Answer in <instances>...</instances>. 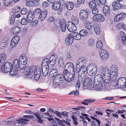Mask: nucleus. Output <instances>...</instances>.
<instances>
[{"mask_svg": "<svg viewBox=\"0 0 126 126\" xmlns=\"http://www.w3.org/2000/svg\"><path fill=\"white\" fill-rule=\"evenodd\" d=\"M103 80L102 81V82H103L105 84H107L109 83L110 80V76H103Z\"/></svg>", "mask_w": 126, "mask_h": 126, "instance_id": "obj_36", "label": "nucleus"}, {"mask_svg": "<svg viewBox=\"0 0 126 126\" xmlns=\"http://www.w3.org/2000/svg\"><path fill=\"white\" fill-rule=\"evenodd\" d=\"M99 52L101 59L102 60H106L109 56L108 51L106 50L103 49L101 51H99Z\"/></svg>", "mask_w": 126, "mask_h": 126, "instance_id": "obj_10", "label": "nucleus"}, {"mask_svg": "<svg viewBox=\"0 0 126 126\" xmlns=\"http://www.w3.org/2000/svg\"><path fill=\"white\" fill-rule=\"evenodd\" d=\"M3 3L4 5L6 6L7 7L10 5L11 3L9 4L8 3L9 2V0H4Z\"/></svg>", "mask_w": 126, "mask_h": 126, "instance_id": "obj_57", "label": "nucleus"}, {"mask_svg": "<svg viewBox=\"0 0 126 126\" xmlns=\"http://www.w3.org/2000/svg\"><path fill=\"white\" fill-rule=\"evenodd\" d=\"M123 25H124V24L123 23H119L117 24V28L118 29H120L123 28Z\"/></svg>", "mask_w": 126, "mask_h": 126, "instance_id": "obj_59", "label": "nucleus"}, {"mask_svg": "<svg viewBox=\"0 0 126 126\" xmlns=\"http://www.w3.org/2000/svg\"><path fill=\"white\" fill-rule=\"evenodd\" d=\"M8 45V44L6 42H2L0 43V47L2 49H3L6 47Z\"/></svg>", "mask_w": 126, "mask_h": 126, "instance_id": "obj_46", "label": "nucleus"}, {"mask_svg": "<svg viewBox=\"0 0 126 126\" xmlns=\"http://www.w3.org/2000/svg\"><path fill=\"white\" fill-rule=\"evenodd\" d=\"M92 13L94 15H97L98 13V10L96 7L92 9Z\"/></svg>", "mask_w": 126, "mask_h": 126, "instance_id": "obj_51", "label": "nucleus"}, {"mask_svg": "<svg viewBox=\"0 0 126 126\" xmlns=\"http://www.w3.org/2000/svg\"><path fill=\"white\" fill-rule=\"evenodd\" d=\"M99 80V79H94L93 80V87L97 91L100 90L103 86V82Z\"/></svg>", "mask_w": 126, "mask_h": 126, "instance_id": "obj_7", "label": "nucleus"}, {"mask_svg": "<svg viewBox=\"0 0 126 126\" xmlns=\"http://www.w3.org/2000/svg\"><path fill=\"white\" fill-rule=\"evenodd\" d=\"M64 60L62 57H60L58 61V64L59 66H63L64 64Z\"/></svg>", "mask_w": 126, "mask_h": 126, "instance_id": "obj_42", "label": "nucleus"}, {"mask_svg": "<svg viewBox=\"0 0 126 126\" xmlns=\"http://www.w3.org/2000/svg\"><path fill=\"white\" fill-rule=\"evenodd\" d=\"M73 40V39L68 35L67 37L65 39V42L67 45H71L72 43Z\"/></svg>", "mask_w": 126, "mask_h": 126, "instance_id": "obj_34", "label": "nucleus"}, {"mask_svg": "<svg viewBox=\"0 0 126 126\" xmlns=\"http://www.w3.org/2000/svg\"><path fill=\"white\" fill-rule=\"evenodd\" d=\"M52 5V8L53 10H58L60 14H62V12L65 8V4L63 0H59L58 2H54Z\"/></svg>", "mask_w": 126, "mask_h": 126, "instance_id": "obj_4", "label": "nucleus"}, {"mask_svg": "<svg viewBox=\"0 0 126 126\" xmlns=\"http://www.w3.org/2000/svg\"><path fill=\"white\" fill-rule=\"evenodd\" d=\"M20 64L19 68L21 70L25 69L27 63V58L26 57H22L20 58Z\"/></svg>", "mask_w": 126, "mask_h": 126, "instance_id": "obj_9", "label": "nucleus"}, {"mask_svg": "<svg viewBox=\"0 0 126 126\" xmlns=\"http://www.w3.org/2000/svg\"><path fill=\"white\" fill-rule=\"evenodd\" d=\"M79 33L81 36H83L86 35L88 32L86 30L83 29L80 31Z\"/></svg>", "mask_w": 126, "mask_h": 126, "instance_id": "obj_47", "label": "nucleus"}, {"mask_svg": "<svg viewBox=\"0 0 126 126\" xmlns=\"http://www.w3.org/2000/svg\"><path fill=\"white\" fill-rule=\"evenodd\" d=\"M95 79H100V81H102L103 79V74L100 75V74H98L96 75V77H95Z\"/></svg>", "mask_w": 126, "mask_h": 126, "instance_id": "obj_48", "label": "nucleus"}, {"mask_svg": "<svg viewBox=\"0 0 126 126\" xmlns=\"http://www.w3.org/2000/svg\"><path fill=\"white\" fill-rule=\"evenodd\" d=\"M84 25H85V27L88 30H91V31H92V32L93 31V26L90 23L88 22L87 21H83Z\"/></svg>", "mask_w": 126, "mask_h": 126, "instance_id": "obj_25", "label": "nucleus"}, {"mask_svg": "<svg viewBox=\"0 0 126 126\" xmlns=\"http://www.w3.org/2000/svg\"><path fill=\"white\" fill-rule=\"evenodd\" d=\"M117 78H110V82L109 85L110 86H114L116 85L115 81L116 80Z\"/></svg>", "mask_w": 126, "mask_h": 126, "instance_id": "obj_40", "label": "nucleus"}, {"mask_svg": "<svg viewBox=\"0 0 126 126\" xmlns=\"http://www.w3.org/2000/svg\"><path fill=\"white\" fill-rule=\"evenodd\" d=\"M57 71L56 69L54 68L51 72H52V76L54 77L53 87L55 88L62 87L64 83V78L62 74H57Z\"/></svg>", "mask_w": 126, "mask_h": 126, "instance_id": "obj_2", "label": "nucleus"}, {"mask_svg": "<svg viewBox=\"0 0 126 126\" xmlns=\"http://www.w3.org/2000/svg\"><path fill=\"white\" fill-rule=\"evenodd\" d=\"M11 63L8 62H7L4 64L2 66H0V68L1 71L4 73H6L10 71L12 68Z\"/></svg>", "mask_w": 126, "mask_h": 126, "instance_id": "obj_6", "label": "nucleus"}, {"mask_svg": "<svg viewBox=\"0 0 126 126\" xmlns=\"http://www.w3.org/2000/svg\"><path fill=\"white\" fill-rule=\"evenodd\" d=\"M66 59L67 60H71L72 59V57L71 55L69 52H68L66 54Z\"/></svg>", "mask_w": 126, "mask_h": 126, "instance_id": "obj_52", "label": "nucleus"}, {"mask_svg": "<svg viewBox=\"0 0 126 126\" xmlns=\"http://www.w3.org/2000/svg\"><path fill=\"white\" fill-rule=\"evenodd\" d=\"M44 115H45L46 117H48V118H51L52 116L51 115H50L48 111H47L46 113H44Z\"/></svg>", "mask_w": 126, "mask_h": 126, "instance_id": "obj_64", "label": "nucleus"}, {"mask_svg": "<svg viewBox=\"0 0 126 126\" xmlns=\"http://www.w3.org/2000/svg\"><path fill=\"white\" fill-rule=\"evenodd\" d=\"M27 12V9L25 8H22L21 11V13L23 15H25Z\"/></svg>", "mask_w": 126, "mask_h": 126, "instance_id": "obj_60", "label": "nucleus"}, {"mask_svg": "<svg viewBox=\"0 0 126 126\" xmlns=\"http://www.w3.org/2000/svg\"><path fill=\"white\" fill-rule=\"evenodd\" d=\"M18 69L13 68L12 67V68L10 70V74L11 75L14 76L16 75L17 73Z\"/></svg>", "mask_w": 126, "mask_h": 126, "instance_id": "obj_39", "label": "nucleus"}, {"mask_svg": "<svg viewBox=\"0 0 126 126\" xmlns=\"http://www.w3.org/2000/svg\"><path fill=\"white\" fill-rule=\"evenodd\" d=\"M15 18V15H13L10 18V23L11 24H13L14 22Z\"/></svg>", "mask_w": 126, "mask_h": 126, "instance_id": "obj_56", "label": "nucleus"}, {"mask_svg": "<svg viewBox=\"0 0 126 126\" xmlns=\"http://www.w3.org/2000/svg\"><path fill=\"white\" fill-rule=\"evenodd\" d=\"M49 59L48 58L45 59L42 61L41 64V67H48L49 68V62H48Z\"/></svg>", "mask_w": 126, "mask_h": 126, "instance_id": "obj_30", "label": "nucleus"}, {"mask_svg": "<svg viewBox=\"0 0 126 126\" xmlns=\"http://www.w3.org/2000/svg\"><path fill=\"white\" fill-rule=\"evenodd\" d=\"M54 118L56 119V121H54V120L52 118H47V119L49 121H52L53 120L52 123V126H57V123H58L60 125L63 126H65V125L63 124V123L62 120H60L59 119L57 118L54 117Z\"/></svg>", "mask_w": 126, "mask_h": 126, "instance_id": "obj_11", "label": "nucleus"}, {"mask_svg": "<svg viewBox=\"0 0 126 126\" xmlns=\"http://www.w3.org/2000/svg\"><path fill=\"white\" fill-rule=\"evenodd\" d=\"M110 71H117V69L116 66L115 65H113L110 67Z\"/></svg>", "mask_w": 126, "mask_h": 126, "instance_id": "obj_55", "label": "nucleus"}, {"mask_svg": "<svg viewBox=\"0 0 126 126\" xmlns=\"http://www.w3.org/2000/svg\"><path fill=\"white\" fill-rule=\"evenodd\" d=\"M87 73H88L87 72V66H83L82 68H80V75H84V76L83 78V80H84L85 79V78H83V77L85 76V75Z\"/></svg>", "mask_w": 126, "mask_h": 126, "instance_id": "obj_22", "label": "nucleus"}, {"mask_svg": "<svg viewBox=\"0 0 126 126\" xmlns=\"http://www.w3.org/2000/svg\"><path fill=\"white\" fill-rule=\"evenodd\" d=\"M71 18L72 21V23L75 25L78 24L79 22V20L76 16L72 15V16H71Z\"/></svg>", "mask_w": 126, "mask_h": 126, "instance_id": "obj_37", "label": "nucleus"}, {"mask_svg": "<svg viewBox=\"0 0 126 126\" xmlns=\"http://www.w3.org/2000/svg\"><path fill=\"white\" fill-rule=\"evenodd\" d=\"M40 8H37L35 9L34 11V13L38 14L41 13L42 12Z\"/></svg>", "mask_w": 126, "mask_h": 126, "instance_id": "obj_61", "label": "nucleus"}, {"mask_svg": "<svg viewBox=\"0 0 126 126\" xmlns=\"http://www.w3.org/2000/svg\"><path fill=\"white\" fill-rule=\"evenodd\" d=\"M17 37L16 36L14 37L12 40L11 42L10 47L12 48H13L14 47L16 46L18 43L19 39H18L17 38V39L16 38Z\"/></svg>", "mask_w": 126, "mask_h": 126, "instance_id": "obj_19", "label": "nucleus"}, {"mask_svg": "<svg viewBox=\"0 0 126 126\" xmlns=\"http://www.w3.org/2000/svg\"><path fill=\"white\" fill-rule=\"evenodd\" d=\"M126 16V14L125 13H121L117 15L114 17V21L115 22H118L121 21L124 19Z\"/></svg>", "mask_w": 126, "mask_h": 126, "instance_id": "obj_15", "label": "nucleus"}, {"mask_svg": "<svg viewBox=\"0 0 126 126\" xmlns=\"http://www.w3.org/2000/svg\"><path fill=\"white\" fill-rule=\"evenodd\" d=\"M96 47L98 48L99 50V51H101L102 49V47L103 46L102 42L101 41H98L96 43Z\"/></svg>", "mask_w": 126, "mask_h": 126, "instance_id": "obj_41", "label": "nucleus"}, {"mask_svg": "<svg viewBox=\"0 0 126 126\" xmlns=\"http://www.w3.org/2000/svg\"><path fill=\"white\" fill-rule=\"evenodd\" d=\"M95 101L94 99H85L83 101L87 102L93 103Z\"/></svg>", "mask_w": 126, "mask_h": 126, "instance_id": "obj_58", "label": "nucleus"}, {"mask_svg": "<svg viewBox=\"0 0 126 126\" xmlns=\"http://www.w3.org/2000/svg\"><path fill=\"white\" fill-rule=\"evenodd\" d=\"M27 17L26 18L24 17L22 18L20 21L21 24L22 25H25L27 24L28 23L31 22L28 19H27Z\"/></svg>", "mask_w": 126, "mask_h": 126, "instance_id": "obj_38", "label": "nucleus"}, {"mask_svg": "<svg viewBox=\"0 0 126 126\" xmlns=\"http://www.w3.org/2000/svg\"><path fill=\"white\" fill-rule=\"evenodd\" d=\"M102 74L103 76H110V72L109 68L107 67H102L101 69Z\"/></svg>", "mask_w": 126, "mask_h": 126, "instance_id": "obj_18", "label": "nucleus"}, {"mask_svg": "<svg viewBox=\"0 0 126 126\" xmlns=\"http://www.w3.org/2000/svg\"><path fill=\"white\" fill-rule=\"evenodd\" d=\"M126 84V79L124 77L119 78L117 80L116 84L117 87H118L120 88H124V85Z\"/></svg>", "mask_w": 126, "mask_h": 126, "instance_id": "obj_8", "label": "nucleus"}, {"mask_svg": "<svg viewBox=\"0 0 126 126\" xmlns=\"http://www.w3.org/2000/svg\"><path fill=\"white\" fill-rule=\"evenodd\" d=\"M34 16V12L30 11L27 16V18L31 22L33 19Z\"/></svg>", "mask_w": 126, "mask_h": 126, "instance_id": "obj_24", "label": "nucleus"}, {"mask_svg": "<svg viewBox=\"0 0 126 126\" xmlns=\"http://www.w3.org/2000/svg\"><path fill=\"white\" fill-rule=\"evenodd\" d=\"M121 35V39L123 43L126 45V35L125 34L124 32H122Z\"/></svg>", "mask_w": 126, "mask_h": 126, "instance_id": "obj_45", "label": "nucleus"}, {"mask_svg": "<svg viewBox=\"0 0 126 126\" xmlns=\"http://www.w3.org/2000/svg\"><path fill=\"white\" fill-rule=\"evenodd\" d=\"M121 4L119 2H117L115 1L112 3V6L115 11L118 10L120 9Z\"/></svg>", "mask_w": 126, "mask_h": 126, "instance_id": "obj_28", "label": "nucleus"}, {"mask_svg": "<svg viewBox=\"0 0 126 126\" xmlns=\"http://www.w3.org/2000/svg\"><path fill=\"white\" fill-rule=\"evenodd\" d=\"M42 5L43 6L45 7H47L49 5V4L46 1H45L43 2Z\"/></svg>", "mask_w": 126, "mask_h": 126, "instance_id": "obj_62", "label": "nucleus"}, {"mask_svg": "<svg viewBox=\"0 0 126 126\" xmlns=\"http://www.w3.org/2000/svg\"><path fill=\"white\" fill-rule=\"evenodd\" d=\"M6 55L5 53H2L0 54V64L1 66L2 65L5 61Z\"/></svg>", "mask_w": 126, "mask_h": 126, "instance_id": "obj_29", "label": "nucleus"}, {"mask_svg": "<svg viewBox=\"0 0 126 126\" xmlns=\"http://www.w3.org/2000/svg\"><path fill=\"white\" fill-rule=\"evenodd\" d=\"M45 67V68L42 67V73L43 76L44 77H46L48 75L49 72V68L48 67Z\"/></svg>", "mask_w": 126, "mask_h": 126, "instance_id": "obj_35", "label": "nucleus"}, {"mask_svg": "<svg viewBox=\"0 0 126 126\" xmlns=\"http://www.w3.org/2000/svg\"><path fill=\"white\" fill-rule=\"evenodd\" d=\"M29 121V120L26 119H22L21 120H17L16 122L14 124V126H23V123L24 124H27V122Z\"/></svg>", "mask_w": 126, "mask_h": 126, "instance_id": "obj_14", "label": "nucleus"}, {"mask_svg": "<svg viewBox=\"0 0 126 126\" xmlns=\"http://www.w3.org/2000/svg\"><path fill=\"white\" fill-rule=\"evenodd\" d=\"M28 70L26 71V75L29 76V77L31 78L34 76V79L38 80L40 76L41 68H39L37 70L35 66L34 65L30 66Z\"/></svg>", "mask_w": 126, "mask_h": 126, "instance_id": "obj_3", "label": "nucleus"}, {"mask_svg": "<svg viewBox=\"0 0 126 126\" xmlns=\"http://www.w3.org/2000/svg\"><path fill=\"white\" fill-rule=\"evenodd\" d=\"M88 16V11L85 9L81 10L79 14V17L80 20L82 21H85L87 20Z\"/></svg>", "mask_w": 126, "mask_h": 126, "instance_id": "obj_5", "label": "nucleus"}, {"mask_svg": "<svg viewBox=\"0 0 126 126\" xmlns=\"http://www.w3.org/2000/svg\"><path fill=\"white\" fill-rule=\"evenodd\" d=\"M91 67L90 70L88 73L89 75L94 76L96 74L97 71V66L95 64H93Z\"/></svg>", "mask_w": 126, "mask_h": 126, "instance_id": "obj_16", "label": "nucleus"}, {"mask_svg": "<svg viewBox=\"0 0 126 126\" xmlns=\"http://www.w3.org/2000/svg\"><path fill=\"white\" fill-rule=\"evenodd\" d=\"M82 79V81L83 83V87H84L85 86L86 84V86L88 87H92V80L90 78H87L86 79H85L84 80H82V78L80 79L79 78V79Z\"/></svg>", "mask_w": 126, "mask_h": 126, "instance_id": "obj_12", "label": "nucleus"}, {"mask_svg": "<svg viewBox=\"0 0 126 126\" xmlns=\"http://www.w3.org/2000/svg\"><path fill=\"white\" fill-rule=\"evenodd\" d=\"M66 22L65 19H60L59 22H58L57 24H56V22L55 23L54 21V25L57 27H58L59 26H60V27L66 26Z\"/></svg>", "mask_w": 126, "mask_h": 126, "instance_id": "obj_20", "label": "nucleus"}, {"mask_svg": "<svg viewBox=\"0 0 126 126\" xmlns=\"http://www.w3.org/2000/svg\"><path fill=\"white\" fill-rule=\"evenodd\" d=\"M89 5L90 7L92 9L96 7L97 5L93 1L92 2L90 1L89 2Z\"/></svg>", "mask_w": 126, "mask_h": 126, "instance_id": "obj_50", "label": "nucleus"}, {"mask_svg": "<svg viewBox=\"0 0 126 126\" xmlns=\"http://www.w3.org/2000/svg\"><path fill=\"white\" fill-rule=\"evenodd\" d=\"M47 11H42L40 13L38 19L41 21H43L47 15Z\"/></svg>", "mask_w": 126, "mask_h": 126, "instance_id": "obj_23", "label": "nucleus"}, {"mask_svg": "<svg viewBox=\"0 0 126 126\" xmlns=\"http://www.w3.org/2000/svg\"><path fill=\"white\" fill-rule=\"evenodd\" d=\"M93 28L94 29L96 33L98 34L100 33V28L99 25L97 23H95L94 24Z\"/></svg>", "mask_w": 126, "mask_h": 126, "instance_id": "obj_31", "label": "nucleus"}, {"mask_svg": "<svg viewBox=\"0 0 126 126\" xmlns=\"http://www.w3.org/2000/svg\"><path fill=\"white\" fill-rule=\"evenodd\" d=\"M103 12L105 16H109L110 12V10L109 6L106 5H104L103 8Z\"/></svg>", "mask_w": 126, "mask_h": 126, "instance_id": "obj_21", "label": "nucleus"}, {"mask_svg": "<svg viewBox=\"0 0 126 126\" xmlns=\"http://www.w3.org/2000/svg\"><path fill=\"white\" fill-rule=\"evenodd\" d=\"M66 26L68 31L71 32L74 31L76 29L75 25L70 21L67 22V24L66 25Z\"/></svg>", "mask_w": 126, "mask_h": 126, "instance_id": "obj_13", "label": "nucleus"}, {"mask_svg": "<svg viewBox=\"0 0 126 126\" xmlns=\"http://www.w3.org/2000/svg\"><path fill=\"white\" fill-rule=\"evenodd\" d=\"M95 43V40L93 39H90L88 40V45L90 47L93 46Z\"/></svg>", "mask_w": 126, "mask_h": 126, "instance_id": "obj_43", "label": "nucleus"}, {"mask_svg": "<svg viewBox=\"0 0 126 126\" xmlns=\"http://www.w3.org/2000/svg\"><path fill=\"white\" fill-rule=\"evenodd\" d=\"M93 18L96 21L103 22L105 21V18L101 14H97L93 16Z\"/></svg>", "mask_w": 126, "mask_h": 126, "instance_id": "obj_17", "label": "nucleus"}, {"mask_svg": "<svg viewBox=\"0 0 126 126\" xmlns=\"http://www.w3.org/2000/svg\"><path fill=\"white\" fill-rule=\"evenodd\" d=\"M110 77L111 78H117V71H110Z\"/></svg>", "mask_w": 126, "mask_h": 126, "instance_id": "obj_44", "label": "nucleus"}, {"mask_svg": "<svg viewBox=\"0 0 126 126\" xmlns=\"http://www.w3.org/2000/svg\"><path fill=\"white\" fill-rule=\"evenodd\" d=\"M81 68L80 66L77 64H77L76 65V68L75 72L76 73H78V77L79 78H81L83 79V78L84 77V76L83 75H80V68ZM83 80V79H82Z\"/></svg>", "mask_w": 126, "mask_h": 126, "instance_id": "obj_32", "label": "nucleus"}, {"mask_svg": "<svg viewBox=\"0 0 126 126\" xmlns=\"http://www.w3.org/2000/svg\"><path fill=\"white\" fill-rule=\"evenodd\" d=\"M20 60L17 59H15L13 62L12 67L18 70V67L20 64Z\"/></svg>", "mask_w": 126, "mask_h": 126, "instance_id": "obj_26", "label": "nucleus"}, {"mask_svg": "<svg viewBox=\"0 0 126 126\" xmlns=\"http://www.w3.org/2000/svg\"><path fill=\"white\" fill-rule=\"evenodd\" d=\"M38 21L37 20H34L31 22V25L33 27H34L36 26L38 24Z\"/></svg>", "mask_w": 126, "mask_h": 126, "instance_id": "obj_54", "label": "nucleus"}, {"mask_svg": "<svg viewBox=\"0 0 126 126\" xmlns=\"http://www.w3.org/2000/svg\"><path fill=\"white\" fill-rule=\"evenodd\" d=\"M65 4L64 5L65 6L66 5V7L67 9L69 10H72L74 7V5L72 2H68L67 3H66L64 2Z\"/></svg>", "mask_w": 126, "mask_h": 126, "instance_id": "obj_33", "label": "nucleus"}, {"mask_svg": "<svg viewBox=\"0 0 126 126\" xmlns=\"http://www.w3.org/2000/svg\"><path fill=\"white\" fill-rule=\"evenodd\" d=\"M56 62V60L55 59H52L49 61V66L53 67L55 64Z\"/></svg>", "mask_w": 126, "mask_h": 126, "instance_id": "obj_53", "label": "nucleus"}, {"mask_svg": "<svg viewBox=\"0 0 126 126\" xmlns=\"http://www.w3.org/2000/svg\"><path fill=\"white\" fill-rule=\"evenodd\" d=\"M21 31V29L20 27L18 26L13 27L12 29V32H13L14 34L15 35L19 33Z\"/></svg>", "mask_w": 126, "mask_h": 126, "instance_id": "obj_27", "label": "nucleus"}, {"mask_svg": "<svg viewBox=\"0 0 126 126\" xmlns=\"http://www.w3.org/2000/svg\"><path fill=\"white\" fill-rule=\"evenodd\" d=\"M75 71L73 63L69 62L65 65L63 71V76L66 81H70L74 79L75 77Z\"/></svg>", "mask_w": 126, "mask_h": 126, "instance_id": "obj_1", "label": "nucleus"}, {"mask_svg": "<svg viewBox=\"0 0 126 126\" xmlns=\"http://www.w3.org/2000/svg\"><path fill=\"white\" fill-rule=\"evenodd\" d=\"M71 33L69 34V36L71 37L72 39L73 40V39H75L76 36L78 34V33L73 31V32H72Z\"/></svg>", "mask_w": 126, "mask_h": 126, "instance_id": "obj_49", "label": "nucleus"}, {"mask_svg": "<svg viewBox=\"0 0 126 126\" xmlns=\"http://www.w3.org/2000/svg\"><path fill=\"white\" fill-rule=\"evenodd\" d=\"M100 7L107 3L106 0H100Z\"/></svg>", "mask_w": 126, "mask_h": 126, "instance_id": "obj_63", "label": "nucleus"}]
</instances>
